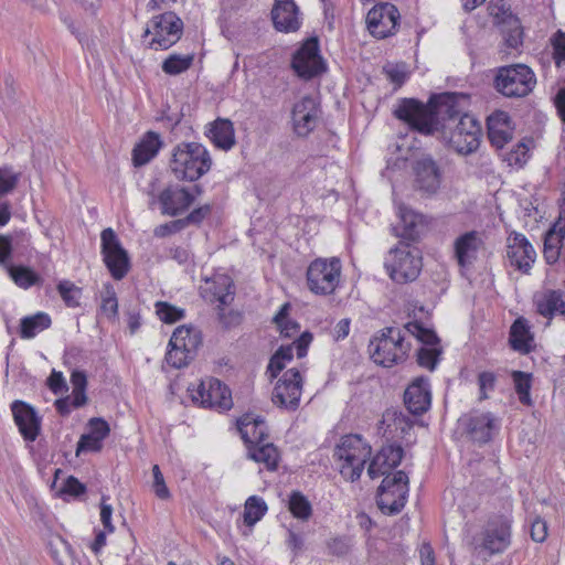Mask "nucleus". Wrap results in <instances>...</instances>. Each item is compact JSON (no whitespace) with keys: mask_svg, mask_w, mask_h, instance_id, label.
Here are the masks:
<instances>
[{"mask_svg":"<svg viewBox=\"0 0 565 565\" xmlns=\"http://www.w3.org/2000/svg\"><path fill=\"white\" fill-rule=\"evenodd\" d=\"M211 213L212 205L204 204L191 211L185 217H183V221L186 227L189 225H200Z\"/></svg>","mask_w":565,"mask_h":565,"instance_id":"69168bd1","label":"nucleus"},{"mask_svg":"<svg viewBox=\"0 0 565 565\" xmlns=\"http://www.w3.org/2000/svg\"><path fill=\"white\" fill-rule=\"evenodd\" d=\"M404 404L413 415L426 413L431 404L429 381L425 376L415 379L404 393Z\"/></svg>","mask_w":565,"mask_h":565,"instance_id":"5701e85b","label":"nucleus"},{"mask_svg":"<svg viewBox=\"0 0 565 565\" xmlns=\"http://www.w3.org/2000/svg\"><path fill=\"white\" fill-rule=\"evenodd\" d=\"M201 342V332L199 330L188 326H180L173 331L169 347L179 348L190 354H195Z\"/></svg>","mask_w":565,"mask_h":565,"instance_id":"f704fd0d","label":"nucleus"},{"mask_svg":"<svg viewBox=\"0 0 565 565\" xmlns=\"http://www.w3.org/2000/svg\"><path fill=\"white\" fill-rule=\"evenodd\" d=\"M514 390L519 396V401L523 405L531 406L532 398L530 391L532 387V374L522 371H512L511 373Z\"/></svg>","mask_w":565,"mask_h":565,"instance_id":"79ce46f5","label":"nucleus"},{"mask_svg":"<svg viewBox=\"0 0 565 565\" xmlns=\"http://www.w3.org/2000/svg\"><path fill=\"white\" fill-rule=\"evenodd\" d=\"M100 239L102 254L107 269L114 279L121 280L130 269L128 253L110 227L102 232Z\"/></svg>","mask_w":565,"mask_h":565,"instance_id":"9d476101","label":"nucleus"},{"mask_svg":"<svg viewBox=\"0 0 565 565\" xmlns=\"http://www.w3.org/2000/svg\"><path fill=\"white\" fill-rule=\"evenodd\" d=\"M210 138L217 148L231 149L235 145L233 122L230 119L217 118L210 129Z\"/></svg>","mask_w":565,"mask_h":565,"instance_id":"e433bc0d","label":"nucleus"},{"mask_svg":"<svg viewBox=\"0 0 565 565\" xmlns=\"http://www.w3.org/2000/svg\"><path fill=\"white\" fill-rule=\"evenodd\" d=\"M291 67L305 79L313 78L326 71V64L319 53L317 38L308 39L294 54Z\"/></svg>","mask_w":565,"mask_h":565,"instance_id":"ddd939ff","label":"nucleus"},{"mask_svg":"<svg viewBox=\"0 0 565 565\" xmlns=\"http://www.w3.org/2000/svg\"><path fill=\"white\" fill-rule=\"evenodd\" d=\"M321 115L320 104L310 95L294 105L291 120L298 137H307L317 127Z\"/></svg>","mask_w":565,"mask_h":565,"instance_id":"a211bd4d","label":"nucleus"},{"mask_svg":"<svg viewBox=\"0 0 565 565\" xmlns=\"http://www.w3.org/2000/svg\"><path fill=\"white\" fill-rule=\"evenodd\" d=\"M382 71L395 88H401L409 76L408 65L405 62H387Z\"/></svg>","mask_w":565,"mask_h":565,"instance_id":"49530a36","label":"nucleus"},{"mask_svg":"<svg viewBox=\"0 0 565 565\" xmlns=\"http://www.w3.org/2000/svg\"><path fill=\"white\" fill-rule=\"evenodd\" d=\"M156 313L164 323H174L184 317V310L166 301L156 302Z\"/></svg>","mask_w":565,"mask_h":565,"instance_id":"864d4df0","label":"nucleus"},{"mask_svg":"<svg viewBox=\"0 0 565 565\" xmlns=\"http://www.w3.org/2000/svg\"><path fill=\"white\" fill-rule=\"evenodd\" d=\"M267 512L266 502L257 497H249L244 507V523L248 526L256 524Z\"/></svg>","mask_w":565,"mask_h":565,"instance_id":"37998d69","label":"nucleus"},{"mask_svg":"<svg viewBox=\"0 0 565 565\" xmlns=\"http://www.w3.org/2000/svg\"><path fill=\"white\" fill-rule=\"evenodd\" d=\"M497 29L502 39L499 50L501 58L516 56L523 46L524 31L520 19L511 11L510 4L497 1Z\"/></svg>","mask_w":565,"mask_h":565,"instance_id":"423d86ee","label":"nucleus"},{"mask_svg":"<svg viewBox=\"0 0 565 565\" xmlns=\"http://www.w3.org/2000/svg\"><path fill=\"white\" fill-rule=\"evenodd\" d=\"M153 475V490L156 495L161 500H167L170 498V491L164 482L163 475L158 465L152 467Z\"/></svg>","mask_w":565,"mask_h":565,"instance_id":"e2e57ef3","label":"nucleus"},{"mask_svg":"<svg viewBox=\"0 0 565 565\" xmlns=\"http://www.w3.org/2000/svg\"><path fill=\"white\" fill-rule=\"evenodd\" d=\"M11 412L20 434L26 441H34L41 430V418L30 404L17 399L11 404Z\"/></svg>","mask_w":565,"mask_h":565,"instance_id":"412c9836","label":"nucleus"},{"mask_svg":"<svg viewBox=\"0 0 565 565\" xmlns=\"http://www.w3.org/2000/svg\"><path fill=\"white\" fill-rule=\"evenodd\" d=\"M100 309L108 318H115L118 313V302L115 289L111 285L105 286V294L102 299Z\"/></svg>","mask_w":565,"mask_h":565,"instance_id":"6e6d98bb","label":"nucleus"},{"mask_svg":"<svg viewBox=\"0 0 565 565\" xmlns=\"http://www.w3.org/2000/svg\"><path fill=\"white\" fill-rule=\"evenodd\" d=\"M270 14L273 24L279 32H296L301 26V12L294 0H275Z\"/></svg>","mask_w":565,"mask_h":565,"instance_id":"aec40b11","label":"nucleus"},{"mask_svg":"<svg viewBox=\"0 0 565 565\" xmlns=\"http://www.w3.org/2000/svg\"><path fill=\"white\" fill-rule=\"evenodd\" d=\"M192 399L206 408L228 411L233 406L230 388L220 380L213 377L200 383L192 394Z\"/></svg>","mask_w":565,"mask_h":565,"instance_id":"2eb2a0df","label":"nucleus"},{"mask_svg":"<svg viewBox=\"0 0 565 565\" xmlns=\"http://www.w3.org/2000/svg\"><path fill=\"white\" fill-rule=\"evenodd\" d=\"M482 234L477 231L467 232L455 241V256L460 267L470 266L483 248Z\"/></svg>","mask_w":565,"mask_h":565,"instance_id":"bb28decb","label":"nucleus"},{"mask_svg":"<svg viewBox=\"0 0 565 565\" xmlns=\"http://www.w3.org/2000/svg\"><path fill=\"white\" fill-rule=\"evenodd\" d=\"M194 60L193 54H170L161 65L162 71L168 75H178L188 71Z\"/></svg>","mask_w":565,"mask_h":565,"instance_id":"a18cd8bd","label":"nucleus"},{"mask_svg":"<svg viewBox=\"0 0 565 565\" xmlns=\"http://www.w3.org/2000/svg\"><path fill=\"white\" fill-rule=\"evenodd\" d=\"M185 223L183 218H178L174 221H171L169 223L161 224L154 228V236L157 237H166L168 235L178 233L182 230H184Z\"/></svg>","mask_w":565,"mask_h":565,"instance_id":"338daca9","label":"nucleus"},{"mask_svg":"<svg viewBox=\"0 0 565 565\" xmlns=\"http://www.w3.org/2000/svg\"><path fill=\"white\" fill-rule=\"evenodd\" d=\"M21 178V173L10 166L0 167V199L12 193Z\"/></svg>","mask_w":565,"mask_h":565,"instance_id":"3c124183","label":"nucleus"},{"mask_svg":"<svg viewBox=\"0 0 565 565\" xmlns=\"http://www.w3.org/2000/svg\"><path fill=\"white\" fill-rule=\"evenodd\" d=\"M88 426H89L88 434L93 435L95 438H97L102 443L105 438L108 437V435L110 433L109 424L104 418H100V417L90 418L88 422Z\"/></svg>","mask_w":565,"mask_h":565,"instance_id":"680f3d73","label":"nucleus"},{"mask_svg":"<svg viewBox=\"0 0 565 565\" xmlns=\"http://www.w3.org/2000/svg\"><path fill=\"white\" fill-rule=\"evenodd\" d=\"M225 306H217V319L223 329L230 330L242 322V315L238 311L224 309Z\"/></svg>","mask_w":565,"mask_h":565,"instance_id":"4d7b16f0","label":"nucleus"},{"mask_svg":"<svg viewBox=\"0 0 565 565\" xmlns=\"http://www.w3.org/2000/svg\"><path fill=\"white\" fill-rule=\"evenodd\" d=\"M371 452V446L363 440L361 435L350 434L343 436L334 447L333 458L343 461L340 473L345 480L353 482L360 479Z\"/></svg>","mask_w":565,"mask_h":565,"instance_id":"7ed1b4c3","label":"nucleus"},{"mask_svg":"<svg viewBox=\"0 0 565 565\" xmlns=\"http://www.w3.org/2000/svg\"><path fill=\"white\" fill-rule=\"evenodd\" d=\"M470 545L476 559L487 563L494 554V527L489 524L480 532H476Z\"/></svg>","mask_w":565,"mask_h":565,"instance_id":"473e14b6","label":"nucleus"},{"mask_svg":"<svg viewBox=\"0 0 565 565\" xmlns=\"http://www.w3.org/2000/svg\"><path fill=\"white\" fill-rule=\"evenodd\" d=\"M30 245V235L20 231L14 234V236H7L0 234V265L6 269L11 266L10 259L13 247L26 248Z\"/></svg>","mask_w":565,"mask_h":565,"instance_id":"4c0bfd02","label":"nucleus"},{"mask_svg":"<svg viewBox=\"0 0 565 565\" xmlns=\"http://www.w3.org/2000/svg\"><path fill=\"white\" fill-rule=\"evenodd\" d=\"M162 146L159 134L148 131L142 140L137 143L132 150V162L135 167L147 164L153 159Z\"/></svg>","mask_w":565,"mask_h":565,"instance_id":"2f4dec72","label":"nucleus"},{"mask_svg":"<svg viewBox=\"0 0 565 565\" xmlns=\"http://www.w3.org/2000/svg\"><path fill=\"white\" fill-rule=\"evenodd\" d=\"M502 514L497 516V553L507 550L511 544L512 537V500L510 497L501 499Z\"/></svg>","mask_w":565,"mask_h":565,"instance_id":"c756f323","label":"nucleus"},{"mask_svg":"<svg viewBox=\"0 0 565 565\" xmlns=\"http://www.w3.org/2000/svg\"><path fill=\"white\" fill-rule=\"evenodd\" d=\"M12 280L21 288H29L38 285L41 281V277L26 266H13L7 268Z\"/></svg>","mask_w":565,"mask_h":565,"instance_id":"c03bdc74","label":"nucleus"},{"mask_svg":"<svg viewBox=\"0 0 565 565\" xmlns=\"http://www.w3.org/2000/svg\"><path fill=\"white\" fill-rule=\"evenodd\" d=\"M57 291L67 307L75 308L79 306L82 289L70 280H62L57 285Z\"/></svg>","mask_w":565,"mask_h":565,"instance_id":"603ef678","label":"nucleus"},{"mask_svg":"<svg viewBox=\"0 0 565 565\" xmlns=\"http://www.w3.org/2000/svg\"><path fill=\"white\" fill-rule=\"evenodd\" d=\"M405 329L412 335L416 337L418 341L426 345L435 347L436 344L439 343V339L436 332L431 329L425 328L423 323L419 321L408 322L405 326Z\"/></svg>","mask_w":565,"mask_h":565,"instance_id":"de8ad7c7","label":"nucleus"},{"mask_svg":"<svg viewBox=\"0 0 565 565\" xmlns=\"http://www.w3.org/2000/svg\"><path fill=\"white\" fill-rule=\"evenodd\" d=\"M327 547H328L329 554L334 555V556H344L350 551L349 540L344 536H338V537L331 539L327 543Z\"/></svg>","mask_w":565,"mask_h":565,"instance_id":"774afa93","label":"nucleus"},{"mask_svg":"<svg viewBox=\"0 0 565 565\" xmlns=\"http://www.w3.org/2000/svg\"><path fill=\"white\" fill-rule=\"evenodd\" d=\"M302 384V376L297 369L285 371L273 390L271 402L280 408L295 412L299 407Z\"/></svg>","mask_w":565,"mask_h":565,"instance_id":"f8f14e48","label":"nucleus"},{"mask_svg":"<svg viewBox=\"0 0 565 565\" xmlns=\"http://www.w3.org/2000/svg\"><path fill=\"white\" fill-rule=\"evenodd\" d=\"M50 554L58 565H75L71 545L61 536L49 542Z\"/></svg>","mask_w":565,"mask_h":565,"instance_id":"a19ab883","label":"nucleus"},{"mask_svg":"<svg viewBox=\"0 0 565 565\" xmlns=\"http://www.w3.org/2000/svg\"><path fill=\"white\" fill-rule=\"evenodd\" d=\"M247 458L255 462L264 463L266 469L275 471L278 467L279 451L273 443H262L246 448Z\"/></svg>","mask_w":565,"mask_h":565,"instance_id":"c9c22d12","label":"nucleus"},{"mask_svg":"<svg viewBox=\"0 0 565 565\" xmlns=\"http://www.w3.org/2000/svg\"><path fill=\"white\" fill-rule=\"evenodd\" d=\"M404 456V449L401 445H386L371 460L367 475L371 479L381 476H388V472L398 467Z\"/></svg>","mask_w":565,"mask_h":565,"instance_id":"393cba45","label":"nucleus"},{"mask_svg":"<svg viewBox=\"0 0 565 565\" xmlns=\"http://www.w3.org/2000/svg\"><path fill=\"white\" fill-rule=\"evenodd\" d=\"M407 493L408 477L403 470H398L393 477L386 476L382 480L377 489L376 503L382 512L394 515L405 507Z\"/></svg>","mask_w":565,"mask_h":565,"instance_id":"1a4fd4ad","label":"nucleus"},{"mask_svg":"<svg viewBox=\"0 0 565 565\" xmlns=\"http://www.w3.org/2000/svg\"><path fill=\"white\" fill-rule=\"evenodd\" d=\"M509 343L514 351L530 353L534 348V338L524 318H518L510 328Z\"/></svg>","mask_w":565,"mask_h":565,"instance_id":"7c9ffc66","label":"nucleus"},{"mask_svg":"<svg viewBox=\"0 0 565 565\" xmlns=\"http://www.w3.org/2000/svg\"><path fill=\"white\" fill-rule=\"evenodd\" d=\"M161 213L178 216L184 213L195 201V196L186 188L169 185L157 198Z\"/></svg>","mask_w":565,"mask_h":565,"instance_id":"6ab92c4d","label":"nucleus"},{"mask_svg":"<svg viewBox=\"0 0 565 565\" xmlns=\"http://www.w3.org/2000/svg\"><path fill=\"white\" fill-rule=\"evenodd\" d=\"M193 358L194 354H190L189 352H185L179 348L172 347H170V350L167 352L166 355L167 362L175 369L185 366L189 363V360H192Z\"/></svg>","mask_w":565,"mask_h":565,"instance_id":"052dcab7","label":"nucleus"},{"mask_svg":"<svg viewBox=\"0 0 565 565\" xmlns=\"http://www.w3.org/2000/svg\"><path fill=\"white\" fill-rule=\"evenodd\" d=\"M103 443L90 434H83L76 446V456L85 451H99Z\"/></svg>","mask_w":565,"mask_h":565,"instance_id":"0e129e2a","label":"nucleus"},{"mask_svg":"<svg viewBox=\"0 0 565 565\" xmlns=\"http://www.w3.org/2000/svg\"><path fill=\"white\" fill-rule=\"evenodd\" d=\"M153 36L148 43L152 50H168L174 45L183 33V21L172 11H167L151 19Z\"/></svg>","mask_w":565,"mask_h":565,"instance_id":"9b49d317","label":"nucleus"},{"mask_svg":"<svg viewBox=\"0 0 565 565\" xmlns=\"http://www.w3.org/2000/svg\"><path fill=\"white\" fill-rule=\"evenodd\" d=\"M200 292L205 301L228 306L234 300L235 287L230 276L215 275L205 280V285L201 286Z\"/></svg>","mask_w":565,"mask_h":565,"instance_id":"b1692460","label":"nucleus"},{"mask_svg":"<svg viewBox=\"0 0 565 565\" xmlns=\"http://www.w3.org/2000/svg\"><path fill=\"white\" fill-rule=\"evenodd\" d=\"M237 429L247 447L265 443L268 438V429L262 416L250 413L244 414L237 420Z\"/></svg>","mask_w":565,"mask_h":565,"instance_id":"a878e982","label":"nucleus"},{"mask_svg":"<svg viewBox=\"0 0 565 565\" xmlns=\"http://www.w3.org/2000/svg\"><path fill=\"white\" fill-rule=\"evenodd\" d=\"M399 18V12L394 4L380 3L367 12V30L374 38H388L396 32Z\"/></svg>","mask_w":565,"mask_h":565,"instance_id":"dca6fc26","label":"nucleus"},{"mask_svg":"<svg viewBox=\"0 0 565 565\" xmlns=\"http://www.w3.org/2000/svg\"><path fill=\"white\" fill-rule=\"evenodd\" d=\"M51 318L45 312H38L32 316L23 317L20 320L19 334L22 339H32L39 332L51 327Z\"/></svg>","mask_w":565,"mask_h":565,"instance_id":"58836bf2","label":"nucleus"},{"mask_svg":"<svg viewBox=\"0 0 565 565\" xmlns=\"http://www.w3.org/2000/svg\"><path fill=\"white\" fill-rule=\"evenodd\" d=\"M381 423L386 426L384 434L388 431L393 437L399 438H405L414 426V420L408 415L397 409H387L383 414Z\"/></svg>","mask_w":565,"mask_h":565,"instance_id":"72a5a7b5","label":"nucleus"},{"mask_svg":"<svg viewBox=\"0 0 565 565\" xmlns=\"http://www.w3.org/2000/svg\"><path fill=\"white\" fill-rule=\"evenodd\" d=\"M495 118H497V148H499L512 139L514 127L511 122L510 116L504 111L497 110Z\"/></svg>","mask_w":565,"mask_h":565,"instance_id":"09e8293b","label":"nucleus"},{"mask_svg":"<svg viewBox=\"0 0 565 565\" xmlns=\"http://www.w3.org/2000/svg\"><path fill=\"white\" fill-rule=\"evenodd\" d=\"M469 95L431 94L426 104L402 98L393 115L423 136H435L460 154L475 152L482 136L479 120L468 114Z\"/></svg>","mask_w":565,"mask_h":565,"instance_id":"f257e3e1","label":"nucleus"},{"mask_svg":"<svg viewBox=\"0 0 565 565\" xmlns=\"http://www.w3.org/2000/svg\"><path fill=\"white\" fill-rule=\"evenodd\" d=\"M504 257L508 266L527 274L535 262L536 253L523 234L512 232L507 238Z\"/></svg>","mask_w":565,"mask_h":565,"instance_id":"f3484780","label":"nucleus"},{"mask_svg":"<svg viewBox=\"0 0 565 565\" xmlns=\"http://www.w3.org/2000/svg\"><path fill=\"white\" fill-rule=\"evenodd\" d=\"M384 267L393 281L407 284L419 276L423 267L422 256L416 248L411 249L408 244L401 242L390 250Z\"/></svg>","mask_w":565,"mask_h":565,"instance_id":"39448f33","label":"nucleus"},{"mask_svg":"<svg viewBox=\"0 0 565 565\" xmlns=\"http://www.w3.org/2000/svg\"><path fill=\"white\" fill-rule=\"evenodd\" d=\"M458 429L472 443L484 445L492 438L494 416L491 412L471 411L459 417Z\"/></svg>","mask_w":565,"mask_h":565,"instance_id":"4468645a","label":"nucleus"},{"mask_svg":"<svg viewBox=\"0 0 565 565\" xmlns=\"http://www.w3.org/2000/svg\"><path fill=\"white\" fill-rule=\"evenodd\" d=\"M422 215L411 211V210H402L401 211V226L402 230L397 234L403 239H407L411 242H415L419 238L422 230L424 228Z\"/></svg>","mask_w":565,"mask_h":565,"instance_id":"ea45409f","label":"nucleus"},{"mask_svg":"<svg viewBox=\"0 0 565 565\" xmlns=\"http://www.w3.org/2000/svg\"><path fill=\"white\" fill-rule=\"evenodd\" d=\"M565 238V212L561 213L559 217L553 226L546 232L544 237V257L548 264H554L558 260L563 239Z\"/></svg>","mask_w":565,"mask_h":565,"instance_id":"cd10ccee","label":"nucleus"},{"mask_svg":"<svg viewBox=\"0 0 565 565\" xmlns=\"http://www.w3.org/2000/svg\"><path fill=\"white\" fill-rule=\"evenodd\" d=\"M537 312L552 318L555 315L565 313V292L562 290H545L534 297Z\"/></svg>","mask_w":565,"mask_h":565,"instance_id":"c85d7f7f","label":"nucleus"},{"mask_svg":"<svg viewBox=\"0 0 565 565\" xmlns=\"http://www.w3.org/2000/svg\"><path fill=\"white\" fill-rule=\"evenodd\" d=\"M340 276L341 262L339 258H317L307 268V286L316 295H331L339 285Z\"/></svg>","mask_w":565,"mask_h":565,"instance_id":"6e6552de","label":"nucleus"},{"mask_svg":"<svg viewBox=\"0 0 565 565\" xmlns=\"http://www.w3.org/2000/svg\"><path fill=\"white\" fill-rule=\"evenodd\" d=\"M212 166L206 148L199 142H181L172 152L170 169L178 180L196 181Z\"/></svg>","mask_w":565,"mask_h":565,"instance_id":"f03ea898","label":"nucleus"},{"mask_svg":"<svg viewBox=\"0 0 565 565\" xmlns=\"http://www.w3.org/2000/svg\"><path fill=\"white\" fill-rule=\"evenodd\" d=\"M535 85V74L525 64H512L497 68V92L503 96H526Z\"/></svg>","mask_w":565,"mask_h":565,"instance_id":"0eeeda50","label":"nucleus"},{"mask_svg":"<svg viewBox=\"0 0 565 565\" xmlns=\"http://www.w3.org/2000/svg\"><path fill=\"white\" fill-rule=\"evenodd\" d=\"M527 160V148L524 143H519L512 151L507 153L503 158V162H507L508 167L521 168Z\"/></svg>","mask_w":565,"mask_h":565,"instance_id":"bf43d9fd","label":"nucleus"},{"mask_svg":"<svg viewBox=\"0 0 565 565\" xmlns=\"http://www.w3.org/2000/svg\"><path fill=\"white\" fill-rule=\"evenodd\" d=\"M440 354L441 350L436 347H420L416 352L417 363L429 371H434L439 362Z\"/></svg>","mask_w":565,"mask_h":565,"instance_id":"5fc2aeb1","label":"nucleus"},{"mask_svg":"<svg viewBox=\"0 0 565 565\" xmlns=\"http://www.w3.org/2000/svg\"><path fill=\"white\" fill-rule=\"evenodd\" d=\"M409 344L397 328H385L369 344V352L374 363L391 367L405 360Z\"/></svg>","mask_w":565,"mask_h":565,"instance_id":"20e7f679","label":"nucleus"},{"mask_svg":"<svg viewBox=\"0 0 565 565\" xmlns=\"http://www.w3.org/2000/svg\"><path fill=\"white\" fill-rule=\"evenodd\" d=\"M415 186L427 193L433 194L440 186L441 172L436 161L430 156H424L414 163Z\"/></svg>","mask_w":565,"mask_h":565,"instance_id":"4be33fe9","label":"nucleus"},{"mask_svg":"<svg viewBox=\"0 0 565 565\" xmlns=\"http://www.w3.org/2000/svg\"><path fill=\"white\" fill-rule=\"evenodd\" d=\"M289 510L297 519L307 520L312 513L308 499L299 491H294L289 499Z\"/></svg>","mask_w":565,"mask_h":565,"instance_id":"8fccbe9b","label":"nucleus"},{"mask_svg":"<svg viewBox=\"0 0 565 565\" xmlns=\"http://www.w3.org/2000/svg\"><path fill=\"white\" fill-rule=\"evenodd\" d=\"M551 44L553 47V58L557 66L565 63V32L558 30L551 38Z\"/></svg>","mask_w":565,"mask_h":565,"instance_id":"13d9d810","label":"nucleus"}]
</instances>
